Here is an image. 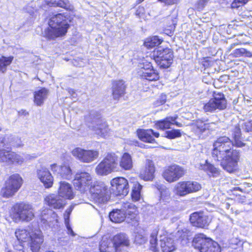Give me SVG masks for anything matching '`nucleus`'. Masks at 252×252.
Wrapping results in <instances>:
<instances>
[{
	"label": "nucleus",
	"mask_w": 252,
	"mask_h": 252,
	"mask_svg": "<svg viewBox=\"0 0 252 252\" xmlns=\"http://www.w3.org/2000/svg\"><path fill=\"white\" fill-rule=\"evenodd\" d=\"M230 132L234 141L226 136L220 137L214 142L212 151V157L214 159L223 161L221 162V166L229 173L236 169L240 157L239 151L232 149L233 147H242L245 145L242 141L239 126L233 127Z\"/></svg>",
	"instance_id": "nucleus-1"
},
{
	"label": "nucleus",
	"mask_w": 252,
	"mask_h": 252,
	"mask_svg": "<svg viewBox=\"0 0 252 252\" xmlns=\"http://www.w3.org/2000/svg\"><path fill=\"white\" fill-rule=\"evenodd\" d=\"M49 27L45 31V36L48 39H55L65 35L69 24L65 16L61 13L53 15L49 20Z\"/></svg>",
	"instance_id": "nucleus-2"
},
{
	"label": "nucleus",
	"mask_w": 252,
	"mask_h": 252,
	"mask_svg": "<svg viewBox=\"0 0 252 252\" xmlns=\"http://www.w3.org/2000/svg\"><path fill=\"white\" fill-rule=\"evenodd\" d=\"M85 122L88 127L99 136L105 138L109 129L105 121L98 111L92 110L85 116Z\"/></svg>",
	"instance_id": "nucleus-3"
},
{
	"label": "nucleus",
	"mask_w": 252,
	"mask_h": 252,
	"mask_svg": "<svg viewBox=\"0 0 252 252\" xmlns=\"http://www.w3.org/2000/svg\"><path fill=\"white\" fill-rule=\"evenodd\" d=\"M193 247L200 252H220V248L218 243L203 234H196L192 240Z\"/></svg>",
	"instance_id": "nucleus-4"
},
{
	"label": "nucleus",
	"mask_w": 252,
	"mask_h": 252,
	"mask_svg": "<svg viewBox=\"0 0 252 252\" xmlns=\"http://www.w3.org/2000/svg\"><path fill=\"white\" fill-rule=\"evenodd\" d=\"M118 157L114 153L108 154L96 166L95 172L98 176H106L118 169Z\"/></svg>",
	"instance_id": "nucleus-5"
},
{
	"label": "nucleus",
	"mask_w": 252,
	"mask_h": 252,
	"mask_svg": "<svg viewBox=\"0 0 252 252\" xmlns=\"http://www.w3.org/2000/svg\"><path fill=\"white\" fill-rule=\"evenodd\" d=\"M13 219L16 222H29L34 217L33 210L31 204L22 202L16 204L13 207Z\"/></svg>",
	"instance_id": "nucleus-6"
},
{
	"label": "nucleus",
	"mask_w": 252,
	"mask_h": 252,
	"mask_svg": "<svg viewBox=\"0 0 252 252\" xmlns=\"http://www.w3.org/2000/svg\"><path fill=\"white\" fill-rule=\"evenodd\" d=\"M91 197L99 204L106 203L110 199V191L105 184L102 182H95L90 188Z\"/></svg>",
	"instance_id": "nucleus-7"
},
{
	"label": "nucleus",
	"mask_w": 252,
	"mask_h": 252,
	"mask_svg": "<svg viewBox=\"0 0 252 252\" xmlns=\"http://www.w3.org/2000/svg\"><path fill=\"white\" fill-rule=\"evenodd\" d=\"M153 57L160 68H167L173 63V52L168 48H163L158 47L154 50Z\"/></svg>",
	"instance_id": "nucleus-8"
},
{
	"label": "nucleus",
	"mask_w": 252,
	"mask_h": 252,
	"mask_svg": "<svg viewBox=\"0 0 252 252\" xmlns=\"http://www.w3.org/2000/svg\"><path fill=\"white\" fill-rule=\"evenodd\" d=\"M37 157L35 154L27 155L25 158L9 150L0 149V162L5 163L8 165L12 164H22L25 159H31Z\"/></svg>",
	"instance_id": "nucleus-9"
},
{
	"label": "nucleus",
	"mask_w": 252,
	"mask_h": 252,
	"mask_svg": "<svg viewBox=\"0 0 252 252\" xmlns=\"http://www.w3.org/2000/svg\"><path fill=\"white\" fill-rule=\"evenodd\" d=\"M22 182V178L18 174L11 175L5 181L4 187L1 189L2 196L4 197L13 196L21 187Z\"/></svg>",
	"instance_id": "nucleus-10"
},
{
	"label": "nucleus",
	"mask_w": 252,
	"mask_h": 252,
	"mask_svg": "<svg viewBox=\"0 0 252 252\" xmlns=\"http://www.w3.org/2000/svg\"><path fill=\"white\" fill-rule=\"evenodd\" d=\"M227 101L224 95L221 93H214L213 97L203 106L206 112H212L216 110H222L226 108Z\"/></svg>",
	"instance_id": "nucleus-11"
},
{
	"label": "nucleus",
	"mask_w": 252,
	"mask_h": 252,
	"mask_svg": "<svg viewBox=\"0 0 252 252\" xmlns=\"http://www.w3.org/2000/svg\"><path fill=\"white\" fill-rule=\"evenodd\" d=\"M71 153L78 160L84 163H91L96 159L99 153L97 150H85L80 147L74 149Z\"/></svg>",
	"instance_id": "nucleus-12"
},
{
	"label": "nucleus",
	"mask_w": 252,
	"mask_h": 252,
	"mask_svg": "<svg viewBox=\"0 0 252 252\" xmlns=\"http://www.w3.org/2000/svg\"><path fill=\"white\" fill-rule=\"evenodd\" d=\"M40 220L42 226L45 229H56L58 227V216L52 209L43 208L41 212Z\"/></svg>",
	"instance_id": "nucleus-13"
},
{
	"label": "nucleus",
	"mask_w": 252,
	"mask_h": 252,
	"mask_svg": "<svg viewBox=\"0 0 252 252\" xmlns=\"http://www.w3.org/2000/svg\"><path fill=\"white\" fill-rule=\"evenodd\" d=\"M92 176L88 172H81L77 173L73 183L75 188L81 192H84L89 189L92 183Z\"/></svg>",
	"instance_id": "nucleus-14"
},
{
	"label": "nucleus",
	"mask_w": 252,
	"mask_h": 252,
	"mask_svg": "<svg viewBox=\"0 0 252 252\" xmlns=\"http://www.w3.org/2000/svg\"><path fill=\"white\" fill-rule=\"evenodd\" d=\"M185 174L184 168L177 164L168 166L163 172L164 179L169 183H172L178 180Z\"/></svg>",
	"instance_id": "nucleus-15"
},
{
	"label": "nucleus",
	"mask_w": 252,
	"mask_h": 252,
	"mask_svg": "<svg viewBox=\"0 0 252 252\" xmlns=\"http://www.w3.org/2000/svg\"><path fill=\"white\" fill-rule=\"evenodd\" d=\"M112 189L118 196H126L129 191L128 183L126 179L123 177H117L111 181Z\"/></svg>",
	"instance_id": "nucleus-16"
},
{
	"label": "nucleus",
	"mask_w": 252,
	"mask_h": 252,
	"mask_svg": "<svg viewBox=\"0 0 252 252\" xmlns=\"http://www.w3.org/2000/svg\"><path fill=\"white\" fill-rule=\"evenodd\" d=\"M189 220L193 226L203 228H206L210 222L208 216L202 212L192 213L190 216Z\"/></svg>",
	"instance_id": "nucleus-17"
},
{
	"label": "nucleus",
	"mask_w": 252,
	"mask_h": 252,
	"mask_svg": "<svg viewBox=\"0 0 252 252\" xmlns=\"http://www.w3.org/2000/svg\"><path fill=\"white\" fill-rule=\"evenodd\" d=\"M51 171L58 177L69 180L72 178V170L70 167L67 165H58L56 163L50 165Z\"/></svg>",
	"instance_id": "nucleus-18"
},
{
	"label": "nucleus",
	"mask_w": 252,
	"mask_h": 252,
	"mask_svg": "<svg viewBox=\"0 0 252 252\" xmlns=\"http://www.w3.org/2000/svg\"><path fill=\"white\" fill-rule=\"evenodd\" d=\"M45 201L51 208L61 209L65 204V199L59 194H51L46 196Z\"/></svg>",
	"instance_id": "nucleus-19"
},
{
	"label": "nucleus",
	"mask_w": 252,
	"mask_h": 252,
	"mask_svg": "<svg viewBox=\"0 0 252 252\" xmlns=\"http://www.w3.org/2000/svg\"><path fill=\"white\" fill-rule=\"evenodd\" d=\"M30 247L32 252H38L43 242V237L40 231L32 232L30 235Z\"/></svg>",
	"instance_id": "nucleus-20"
},
{
	"label": "nucleus",
	"mask_w": 252,
	"mask_h": 252,
	"mask_svg": "<svg viewBox=\"0 0 252 252\" xmlns=\"http://www.w3.org/2000/svg\"><path fill=\"white\" fill-rule=\"evenodd\" d=\"M37 175L46 188H51L53 184V177L50 171L46 168L37 170Z\"/></svg>",
	"instance_id": "nucleus-21"
},
{
	"label": "nucleus",
	"mask_w": 252,
	"mask_h": 252,
	"mask_svg": "<svg viewBox=\"0 0 252 252\" xmlns=\"http://www.w3.org/2000/svg\"><path fill=\"white\" fill-rule=\"evenodd\" d=\"M178 116L175 115L173 116L166 117L164 119L157 121L156 123V127L161 130L170 128L172 125H176L178 127L182 126V125L176 122Z\"/></svg>",
	"instance_id": "nucleus-22"
},
{
	"label": "nucleus",
	"mask_w": 252,
	"mask_h": 252,
	"mask_svg": "<svg viewBox=\"0 0 252 252\" xmlns=\"http://www.w3.org/2000/svg\"><path fill=\"white\" fill-rule=\"evenodd\" d=\"M126 85L123 80L113 81L112 84V95L113 98L118 100L126 93Z\"/></svg>",
	"instance_id": "nucleus-23"
},
{
	"label": "nucleus",
	"mask_w": 252,
	"mask_h": 252,
	"mask_svg": "<svg viewBox=\"0 0 252 252\" xmlns=\"http://www.w3.org/2000/svg\"><path fill=\"white\" fill-rule=\"evenodd\" d=\"M137 134L138 138L142 141L151 143L155 141L154 137H158L159 136L158 132H155L152 129H139L137 130Z\"/></svg>",
	"instance_id": "nucleus-24"
},
{
	"label": "nucleus",
	"mask_w": 252,
	"mask_h": 252,
	"mask_svg": "<svg viewBox=\"0 0 252 252\" xmlns=\"http://www.w3.org/2000/svg\"><path fill=\"white\" fill-rule=\"evenodd\" d=\"M148 67H144L139 72V75L143 79L149 81H157L159 79V76L158 71L154 69L151 63L148 64Z\"/></svg>",
	"instance_id": "nucleus-25"
},
{
	"label": "nucleus",
	"mask_w": 252,
	"mask_h": 252,
	"mask_svg": "<svg viewBox=\"0 0 252 252\" xmlns=\"http://www.w3.org/2000/svg\"><path fill=\"white\" fill-rule=\"evenodd\" d=\"M155 166L152 160L147 161L145 168L140 172V177L145 181H151L154 178Z\"/></svg>",
	"instance_id": "nucleus-26"
},
{
	"label": "nucleus",
	"mask_w": 252,
	"mask_h": 252,
	"mask_svg": "<svg viewBox=\"0 0 252 252\" xmlns=\"http://www.w3.org/2000/svg\"><path fill=\"white\" fill-rule=\"evenodd\" d=\"M113 241L116 251H118L121 247H128L130 244L128 237L124 233H120L114 236Z\"/></svg>",
	"instance_id": "nucleus-27"
},
{
	"label": "nucleus",
	"mask_w": 252,
	"mask_h": 252,
	"mask_svg": "<svg viewBox=\"0 0 252 252\" xmlns=\"http://www.w3.org/2000/svg\"><path fill=\"white\" fill-rule=\"evenodd\" d=\"M58 193V194L64 199L65 198L71 199L73 196L71 185L65 182H60Z\"/></svg>",
	"instance_id": "nucleus-28"
},
{
	"label": "nucleus",
	"mask_w": 252,
	"mask_h": 252,
	"mask_svg": "<svg viewBox=\"0 0 252 252\" xmlns=\"http://www.w3.org/2000/svg\"><path fill=\"white\" fill-rule=\"evenodd\" d=\"M49 91L45 88H42L40 89L35 91L34 93V102L38 106L42 105L44 101L47 98Z\"/></svg>",
	"instance_id": "nucleus-29"
},
{
	"label": "nucleus",
	"mask_w": 252,
	"mask_h": 252,
	"mask_svg": "<svg viewBox=\"0 0 252 252\" xmlns=\"http://www.w3.org/2000/svg\"><path fill=\"white\" fill-rule=\"evenodd\" d=\"M215 123H209L208 120L203 121L202 120H197L194 124L197 131L203 133L207 130H212L216 126Z\"/></svg>",
	"instance_id": "nucleus-30"
},
{
	"label": "nucleus",
	"mask_w": 252,
	"mask_h": 252,
	"mask_svg": "<svg viewBox=\"0 0 252 252\" xmlns=\"http://www.w3.org/2000/svg\"><path fill=\"white\" fill-rule=\"evenodd\" d=\"M110 220L115 223H121L125 220L126 216L121 209H114L109 213Z\"/></svg>",
	"instance_id": "nucleus-31"
},
{
	"label": "nucleus",
	"mask_w": 252,
	"mask_h": 252,
	"mask_svg": "<svg viewBox=\"0 0 252 252\" xmlns=\"http://www.w3.org/2000/svg\"><path fill=\"white\" fill-rule=\"evenodd\" d=\"M155 187L160 192V200L164 202H168L171 199L170 192L168 188L164 185L156 183Z\"/></svg>",
	"instance_id": "nucleus-32"
},
{
	"label": "nucleus",
	"mask_w": 252,
	"mask_h": 252,
	"mask_svg": "<svg viewBox=\"0 0 252 252\" xmlns=\"http://www.w3.org/2000/svg\"><path fill=\"white\" fill-rule=\"evenodd\" d=\"M121 210L126 214L131 216V220L135 219V215L137 211L136 206L132 203L126 202H124L122 206Z\"/></svg>",
	"instance_id": "nucleus-33"
},
{
	"label": "nucleus",
	"mask_w": 252,
	"mask_h": 252,
	"mask_svg": "<svg viewBox=\"0 0 252 252\" xmlns=\"http://www.w3.org/2000/svg\"><path fill=\"white\" fill-rule=\"evenodd\" d=\"M160 247L163 252H171L175 250L173 241L171 238L164 237L160 240Z\"/></svg>",
	"instance_id": "nucleus-34"
},
{
	"label": "nucleus",
	"mask_w": 252,
	"mask_h": 252,
	"mask_svg": "<svg viewBox=\"0 0 252 252\" xmlns=\"http://www.w3.org/2000/svg\"><path fill=\"white\" fill-rule=\"evenodd\" d=\"M44 2L50 7H60L68 10H72L73 8V6L69 3V1H44Z\"/></svg>",
	"instance_id": "nucleus-35"
},
{
	"label": "nucleus",
	"mask_w": 252,
	"mask_h": 252,
	"mask_svg": "<svg viewBox=\"0 0 252 252\" xmlns=\"http://www.w3.org/2000/svg\"><path fill=\"white\" fill-rule=\"evenodd\" d=\"M120 166L125 170L130 169L132 167V161L131 156L127 153H125L120 162Z\"/></svg>",
	"instance_id": "nucleus-36"
},
{
	"label": "nucleus",
	"mask_w": 252,
	"mask_h": 252,
	"mask_svg": "<svg viewBox=\"0 0 252 252\" xmlns=\"http://www.w3.org/2000/svg\"><path fill=\"white\" fill-rule=\"evenodd\" d=\"M174 191L176 194L180 196H184L189 194L186 182L178 183L175 186Z\"/></svg>",
	"instance_id": "nucleus-37"
},
{
	"label": "nucleus",
	"mask_w": 252,
	"mask_h": 252,
	"mask_svg": "<svg viewBox=\"0 0 252 252\" xmlns=\"http://www.w3.org/2000/svg\"><path fill=\"white\" fill-rule=\"evenodd\" d=\"M163 40L159 38L158 36H153L151 37L147 38L144 41V44L148 49L158 46L160 44Z\"/></svg>",
	"instance_id": "nucleus-38"
},
{
	"label": "nucleus",
	"mask_w": 252,
	"mask_h": 252,
	"mask_svg": "<svg viewBox=\"0 0 252 252\" xmlns=\"http://www.w3.org/2000/svg\"><path fill=\"white\" fill-rule=\"evenodd\" d=\"M142 186L138 182L134 183L131 192V198L133 201H138L141 198V190Z\"/></svg>",
	"instance_id": "nucleus-39"
},
{
	"label": "nucleus",
	"mask_w": 252,
	"mask_h": 252,
	"mask_svg": "<svg viewBox=\"0 0 252 252\" xmlns=\"http://www.w3.org/2000/svg\"><path fill=\"white\" fill-rule=\"evenodd\" d=\"M4 138H6L5 143H8L7 145L4 146V147L7 149L9 146L20 147L21 146V141L18 137L10 135H5Z\"/></svg>",
	"instance_id": "nucleus-40"
},
{
	"label": "nucleus",
	"mask_w": 252,
	"mask_h": 252,
	"mask_svg": "<svg viewBox=\"0 0 252 252\" xmlns=\"http://www.w3.org/2000/svg\"><path fill=\"white\" fill-rule=\"evenodd\" d=\"M13 60V56L6 57L2 56L0 58V71L4 73L6 70L7 66L11 64Z\"/></svg>",
	"instance_id": "nucleus-41"
},
{
	"label": "nucleus",
	"mask_w": 252,
	"mask_h": 252,
	"mask_svg": "<svg viewBox=\"0 0 252 252\" xmlns=\"http://www.w3.org/2000/svg\"><path fill=\"white\" fill-rule=\"evenodd\" d=\"M158 229L157 228H156L153 230L150 235V243L151 245V249L152 250V251L154 252H157V251H158L157 248L158 245Z\"/></svg>",
	"instance_id": "nucleus-42"
},
{
	"label": "nucleus",
	"mask_w": 252,
	"mask_h": 252,
	"mask_svg": "<svg viewBox=\"0 0 252 252\" xmlns=\"http://www.w3.org/2000/svg\"><path fill=\"white\" fill-rule=\"evenodd\" d=\"M15 234L19 242H25L30 235L25 229H18L15 231Z\"/></svg>",
	"instance_id": "nucleus-43"
},
{
	"label": "nucleus",
	"mask_w": 252,
	"mask_h": 252,
	"mask_svg": "<svg viewBox=\"0 0 252 252\" xmlns=\"http://www.w3.org/2000/svg\"><path fill=\"white\" fill-rule=\"evenodd\" d=\"M186 183L189 193L196 192L201 189V185L196 182L187 181Z\"/></svg>",
	"instance_id": "nucleus-44"
},
{
	"label": "nucleus",
	"mask_w": 252,
	"mask_h": 252,
	"mask_svg": "<svg viewBox=\"0 0 252 252\" xmlns=\"http://www.w3.org/2000/svg\"><path fill=\"white\" fill-rule=\"evenodd\" d=\"M203 169L212 174L213 177H217L219 174V170L213 165L206 162Z\"/></svg>",
	"instance_id": "nucleus-45"
},
{
	"label": "nucleus",
	"mask_w": 252,
	"mask_h": 252,
	"mask_svg": "<svg viewBox=\"0 0 252 252\" xmlns=\"http://www.w3.org/2000/svg\"><path fill=\"white\" fill-rule=\"evenodd\" d=\"M252 189V184L251 183H244L240 187L234 188V190H240L242 192L249 194Z\"/></svg>",
	"instance_id": "nucleus-46"
},
{
	"label": "nucleus",
	"mask_w": 252,
	"mask_h": 252,
	"mask_svg": "<svg viewBox=\"0 0 252 252\" xmlns=\"http://www.w3.org/2000/svg\"><path fill=\"white\" fill-rule=\"evenodd\" d=\"M165 137L168 139H175L181 136L182 133L179 129H173L165 132Z\"/></svg>",
	"instance_id": "nucleus-47"
},
{
	"label": "nucleus",
	"mask_w": 252,
	"mask_h": 252,
	"mask_svg": "<svg viewBox=\"0 0 252 252\" xmlns=\"http://www.w3.org/2000/svg\"><path fill=\"white\" fill-rule=\"evenodd\" d=\"M70 214H68L67 213H64V223L67 230V233L72 236H74L75 235V233L73 231L71 227V226L69 224V217Z\"/></svg>",
	"instance_id": "nucleus-48"
},
{
	"label": "nucleus",
	"mask_w": 252,
	"mask_h": 252,
	"mask_svg": "<svg viewBox=\"0 0 252 252\" xmlns=\"http://www.w3.org/2000/svg\"><path fill=\"white\" fill-rule=\"evenodd\" d=\"M246 49L245 48H238L234 50L232 53V55L234 57H240L244 55Z\"/></svg>",
	"instance_id": "nucleus-49"
},
{
	"label": "nucleus",
	"mask_w": 252,
	"mask_h": 252,
	"mask_svg": "<svg viewBox=\"0 0 252 252\" xmlns=\"http://www.w3.org/2000/svg\"><path fill=\"white\" fill-rule=\"evenodd\" d=\"M242 126L244 130L246 132L252 131V120L243 123Z\"/></svg>",
	"instance_id": "nucleus-50"
},
{
	"label": "nucleus",
	"mask_w": 252,
	"mask_h": 252,
	"mask_svg": "<svg viewBox=\"0 0 252 252\" xmlns=\"http://www.w3.org/2000/svg\"><path fill=\"white\" fill-rule=\"evenodd\" d=\"M248 1H233L230 3L232 9L238 8L240 6L245 4Z\"/></svg>",
	"instance_id": "nucleus-51"
},
{
	"label": "nucleus",
	"mask_w": 252,
	"mask_h": 252,
	"mask_svg": "<svg viewBox=\"0 0 252 252\" xmlns=\"http://www.w3.org/2000/svg\"><path fill=\"white\" fill-rule=\"evenodd\" d=\"M134 241L136 244H142L145 241V237L142 234L137 233L135 236Z\"/></svg>",
	"instance_id": "nucleus-52"
},
{
	"label": "nucleus",
	"mask_w": 252,
	"mask_h": 252,
	"mask_svg": "<svg viewBox=\"0 0 252 252\" xmlns=\"http://www.w3.org/2000/svg\"><path fill=\"white\" fill-rule=\"evenodd\" d=\"M167 96L165 94H161L159 96V99L157 100V103L158 104H163L165 103Z\"/></svg>",
	"instance_id": "nucleus-53"
},
{
	"label": "nucleus",
	"mask_w": 252,
	"mask_h": 252,
	"mask_svg": "<svg viewBox=\"0 0 252 252\" xmlns=\"http://www.w3.org/2000/svg\"><path fill=\"white\" fill-rule=\"evenodd\" d=\"M126 143H127V144L130 145H133V146H137L139 147H141V145H139V142L135 139H128L127 140Z\"/></svg>",
	"instance_id": "nucleus-54"
},
{
	"label": "nucleus",
	"mask_w": 252,
	"mask_h": 252,
	"mask_svg": "<svg viewBox=\"0 0 252 252\" xmlns=\"http://www.w3.org/2000/svg\"><path fill=\"white\" fill-rule=\"evenodd\" d=\"M6 140V138H0V147H4V146H6L8 145V143H5V140Z\"/></svg>",
	"instance_id": "nucleus-55"
},
{
	"label": "nucleus",
	"mask_w": 252,
	"mask_h": 252,
	"mask_svg": "<svg viewBox=\"0 0 252 252\" xmlns=\"http://www.w3.org/2000/svg\"><path fill=\"white\" fill-rule=\"evenodd\" d=\"M244 56H245L246 57H252V53L250 51H247L246 49V51L245 52V54H244Z\"/></svg>",
	"instance_id": "nucleus-56"
},
{
	"label": "nucleus",
	"mask_w": 252,
	"mask_h": 252,
	"mask_svg": "<svg viewBox=\"0 0 252 252\" xmlns=\"http://www.w3.org/2000/svg\"><path fill=\"white\" fill-rule=\"evenodd\" d=\"M73 209V207L72 206H70L65 212V213L68 214H71Z\"/></svg>",
	"instance_id": "nucleus-57"
},
{
	"label": "nucleus",
	"mask_w": 252,
	"mask_h": 252,
	"mask_svg": "<svg viewBox=\"0 0 252 252\" xmlns=\"http://www.w3.org/2000/svg\"><path fill=\"white\" fill-rule=\"evenodd\" d=\"M144 11V8H140L138 10L136 11V15H139L140 13H143Z\"/></svg>",
	"instance_id": "nucleus-58"
},
{
	"label": "nucleus",
	"mask_w": 252,
	"mask_h": 252,
	"mask_svg": "<svg viewBox=\"0 0 252 252\" xmlns=\"http://www.w3.org/2000/svg\"><path fill=\"white\" fill-rule=\"evenodd\" d=\"M144 11V8H140L138 10L136 11V15H139L140 13H143Z\"/></svg>",
	"instance_id": "nucleus-59"
},
{
	"label": "nucleus",
	"mask_w": 252,
	"mask_h": 252,
	"mask_svg": "<svg viewBox=\"0 0 252 252\" xmlns=\"http://www.w3.org/2000/svg\"><path fill=\"white\" fill-rule=\"evenodd\" d=\"M68 93L69 94L72 95V94H76V93L75 92L74 90L72 89H68Z\"/></svg>",
	"instance_id": "nucleus-60"
},
{
	"label": "nucleus",
	"mask_w": 252,
	"mask_h": 252,
	"mask_svg": "<svg viewBox=\"0 0 252 252\" xmlns=\"http://www.w3.org/2000/svg\"><path fill=\"white\" fill-rule=\"evenodd\" d=\"M239 44V43H234L233 44H231L230 46V50L233 49L235 46H237Z\"/></svg>",
	"instance_id": "nucleus-61"
},
{
	"label": "nucleus",
	"mask_w": 252,
	"mask_h": 252,
	"mask_svg": "<svg viewBox=\"0 0 252 252\" xmlns=\"http://www.w3.org/2000/svg\"><path fill=\"white\" fill-rule=\"evenodd\" d=\"M19 247V249H17L18 251V252H25L23 246L20 245Z\"/></svg>",
	"instance_id": "nucleus-62"
},
{
	"label": "nucleus",
	"mask_w": 252,
	"mask_h": 252,
	"mask_svg": "<svg viewBox=\"0 0 252 252\" xmlns=\"http://www.w3.org/2000/svg\"><path fill=\"white\" fill-rule=\"evenodd\" d=\"M104 243V242H102L100 243V245H99V250L101 252H103L104 250H105V249H103V243Z\"/></svg>",
	"instance_id": "nucleus-63"
},
{
	"label": "nucleus",
	"mask_w": 252,
	"mask_h": 252,
	"mask_svg": "<svg viewBox=\"0 0 252 252\" xmlns=\"http://www.w3.org/2000/svg\"><path fill=\"white\" fill-rule=\"evenodd\" d=\"M187 242H188V240L187 239L185 240L184 239H182V240H181V243L183 245H184L185 244H187Z\"/></svg>",
	"instance_id": "nucleus-64"
}]
</instances>
